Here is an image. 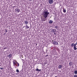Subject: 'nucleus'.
<instances>
[{
    "label": "nucleus",
    "mask_w": 77,
    "mask_h": 77,
    "mask_svg": "<svg viewBox=\"0 0 77 77\" xmlns=\"http://www.w3.org/2000/svg\"><path fill=\"white\" fill-rule=\"evenodd\" d=\"M28 23V21H25L24 22V24L25 25H27Z\"/></svg>",
    "instance_id": "obj_7"
},
{
    "label": "nucleus",
    "mask_w": 77,
    "mask_h": 77,
    "mask_svg": "<svg viewBox=\"0 0 77 77\" xmlns=\"http://www.w3.org/2000/svg\"><path fill=\"white\" fill-rule=\"evenodd\" d=\"M76 45H77V43H76Z\"/></svg>",
    "instance_id": "obj_29"
},
{
    "label": "nucleus",
    "mask_w": 77,
    "mask_h": 77,
    "mask_svg": "<svg viewBox=\"0 0 77 77\" xmlns=\"http://www.w3.org/2000/svg\"><path fill=\"white\" fill-rule=\"evenodd\" d=\"M74 49L75 50L77 49V48H76V47H74Z\"/></svg>",
    "instance_id": "obj_15"
},
{
    "label": "nucleus",
    "mask_w": 77,
    "mask_h": 77,
    "mask_svg": "<svg viewBox=\"0 0 77 77\" xmlns=\"http://www.w3.org/2000/svg\"><path fill=\"white\" fill-rule=\"evenodd\" d=\"M41 69H37L36 70H35L37 71H41Z\"/></svg>",
    "instance_id": "obj_14"
},
{
    "label": "nucleus",
    "mask_w": 77,
    "mask_h": 77,
    "mask_svg": "<svg viewBox=\"0 0 77 77\" xmlns=\"http://www.w3.org/2000/svg\"><path fill=\"white\" fill-rule=\"evenodd\" d=\"M48 55H47L46 56V57H48Z\"/></svg>",
    "instance_id": "obj_25"
},
{
    "label": "nucleus",
    "mask_w": 77,
    "mask_h": 77,
    "mask_svg": "<svg viewBox=\"0 0 77 77\" xmlns=\"http://www.w3.org/2000/svg\"><path fill=\"white\" fill-rule=\"evenodd\" d=\"M69 66H72V63L71 62H70L69 63Z\"/></svg>",
    "instance_id": "obj_11"
},
{
    "label": "nucleus",
    "mask_w": 77,
    "mask_h": 77,
    "mask_svg": "<svg viewBox=\"0 0 77 77\" xmlns=\"http://www.w3.org/2000/svg\"><path fill=\"white\" fill-rule=\"evenodd\" d=\"M16 68V67H15V68Z\"/></svg>",
    "instance_id": "obj_31"
},
{
    "label": "nucleus",
    "mask_w": 77,
    "mask_h": 77,
    "mask_svg": "<svg viewBox=\"0 0 77 77\" xmlns=\"http://www.w3.org/2000/svg\"><path fill=\"white\" fill-rule=\"evenodd\" d=\"M7 48H4V49H6Z\"/></svg>",
    "instance_id": "obj_24"
},
{
    "label": "nucleus",
    "mask_w": 77,
    "mask_h": 77,
    "mask_svg": "<svg viewBox=\"0 0 77 77\" xmlns=\"http://www.w3.org/2000/svg\"><path fill=\"white\" fill-rule=\"evenodd\" d=\"M63 12L64 13H65L66 12V10L65 9H64L63 7Z\"/></svg>",
    "instance_id": "obj_8"
},
{
    "label": "nucleus",
    "mask_w": 77,
    "mask_h": 77,
    "mask_svg": "<svg viewBox=\"0 0 77 77\" xmlns=\"http://www.w3.org/2000/svg\"><path fill=\"white\" fill-rule=\"evenodd\" d=\"M0 68L1 69H2V70L3 69V68Z\"/></svg>",
    "instance_id": "obj_23"
},
{
    "label": "nucleus",
    "mask_w": 77,
    "mask_h": 77,
    "mask_svg": "<svg viewBox=\"0 0 77 77\" xmlns=\"http://www.w3.org/2000/svg\"><path fill=\"white\" fill-rule=\"evenodd\" d=\"M49 14L48 10L47 11H44L43 12L42 17L43 18H42V20L43 21H45L46 20V18L48 17Z\"/></svg>",
    "instance_id": "obj_1"
},
{
    "label": "nucleus",
    "mask_w": 77,
    "mask_h": 77,
    "mask_svg": "<svg viewBox=\"0 0 77 77\" xmlns=\"http://www.w3.org/2000/svg\"><path fill=\"white\" fill-rule=\"evenodd\" d=\"M62 67V65H60L59 66L58 68L59 69H61Z\"/></svg>",
    "instance_id": "obj_9"
},
{
    "label": "nucleus",
    "mask_w": 77,
    "mask_h": 77,
    "mask_svg": "<svg viewBox=\"0 0 77 77\" xmlns=\"http://www.w3.org/2000/svg\"><path fill=\"white\" fill-rule=\"evenodd\" d=\"M74 43L72 44L71 45V47H73L74 46Z\"/></svg>",
    "instance_id": "obj_10"
},
{
    "label": "nucleus",
    "mask_w": 77,
    "mask_h": 77,
    "mask_svg": "<svg viewBox=\"0 0 77 77\" xmlns=\"http://www.w3.org/2000/svg\"><path fill=\"white\" fill-rule=\"evenodd\" d=\"M5 32H8V30L7 29H5Z\"/></svg>",
    "instance_id": "obj_20"
},
{
    "label": "nucleus",
    "mask_w": 77,
    "mask_h": 77,
    "mask_svg": "<svg viewBox=\"0 0 77 77\" xmlns=\"http://www.w3.org/2000/svg\"><path fill=\"white\" fill-rule=\"evenodd\" d=\"M49 23L50 24H51L53 23V20H50L49 21Z\"/></svg>",
    "instance_id": "obj_6"
},
{
    "label": "nucleus",
    "mask_w": 77,
    "mask_h": 77,
    "mask_svg": "<svg viewBox=\"0 0 77 77\" xmlns=\"http://www.w3.org/2000/svg\"><path fill=\"white\" fill-rule=\"evenodd\" d=\"M16 72L17 73H18V72H20V71H19V70L18 69H17L16 70Z\"/></svg>",
    "instance_id": "obj_16"
},
{
    "label": "nucleus",
    "mask_w": 77,
    "mask_h": 77,
    "mask_svg": "<svg viewBox=\"0 0 77 77\" xmlns=\"http://www.w3.org/2000/svg\"><path fill=\"white\" fill-rule=\"evenodd\" d=\"M17 65H18L17 64H16V65L15 66H17Z\"/></svg>",
    "instance_id": "obj_26"
},
{
    "label": "nucleus",
    "mask_w": 77,
    "mask_h": 77,
    "mask_svg": "<svg viewBox=\"0 0 77 77\" xmlns=\"http://www.w3.org/2000/svg\"><path fill=\"white\" fill-rule=\"evenodd\" d=\"M48 2H49V3L51 4L53 3V0H49Z\"/></svg>",
    "instance_id": "obj_3"
},
{
    "label": "nucleus",
    "mask_w": 77,
    "mask_h": 77,
    "mask_svg": "<svg viewBox=\"0 0 77 77\" xmlns=\"http://www.w3.org/2000/svg\"><path fill=\"white\" fill-rule=\"evenodd\" d=\"M73 77H77V75H74Z\"/></svg>",
    "instance_id": "obj_18"
},
{
    "label": "nucleus",
    "mask_w": 77,
    "mask_h": 77,
    "mask_svg": "<svg viewBox=\"0 0 77 77\" xmlns=\"http://www.w3.org/2000/svg\"><path fill=\"white\" fill-rule=\"evenodd\" d=\"M26 27L27 28V29H28L29 27V26H28L27 25H26Z\"/></svg>",
    "instance_id": "obj_19"
},
{
    "label": "nucleus",
    "mask_w": 77,
    "mask_h": 77,
    "mask_svg": "<svg viewBox=\"0 0 77 77\" xmlns=\"http://www.w3.org/2000/svg\"><path fill=\"white\" fill-rule=\"evenodd\" d=\"M54 35H56V33H54Z\"/></svg>",
    "instance_id": "obj_28"
},
{
    "label": "nucleus",
    "mask_w": 77,
    "mask_h": 77,
    "mask_svg": "<svg viewBox=\"0 0 77 77\" xmlns=\"http://www.w3.org/2000/svg\"><path fill=\"white\" fill-rule=\"evenodd\" d=\"M20 11V10L19 9L16 8L15 10V12L17 11L18 12H19Z\"/></svg>",
    "instance_id": "obj_5"
},
{
    "label": "nucleus",
    "mask_w": 77,
    "mask_h": 77,
    "mask_svg": "<svg viewBox=\"0 0 77 77\" xmlns=\"http://www.w3.org/2000/svg\"><path fill=\"white\" fill-rule=\"evenodd\" d=\"M5 34H6V33H5Z\"/></svg>",
    "instance_id": "obj_32"
},
{
    "label": "nucleus",
    "mask_w": 77,
    "mask_h": 77,
    "mask_svg": "<svg viewBox=\"0 0 77 77\" xmlns=\"http://www.w3.org/2000/svg\"><path fill=\"white\" fill-rule=\"evenodd\" d=\"M55 77H57V76H56Z\"/></svg>",
    "instance_id": "obj_30"
},
{
    "label": "nucleus",
    "mask_w": 77,
    "mask_h": 77,
    "mask_svg": "<svg viewBox=\"0 0 77 77\" xmlns=\"http://www.w3.org/2000/svg\"><path fill=\"white\" fill-rule=\"evenodd\" d=\"M16 64H17V65H18L17 66L18 67L19 66V63H18L16 60H14L13 61L14 65V66H16Z\"/></svg>",
    "instance_id": "obj_2"
},
{
    "label": "nucleus",
    "mask_w": 77,
    "mask_h": 77,
    "mask_svg": "<svg viewBox=\"0 0 77 77\" xmlns=\"http://www.w3.org/2000/svg\"><path fill=\"white\" fill-rule=\"evenodd\" d=\"M53 44L55 45H58V43L56 41H54L53 42Z\"/></svg>",
    "instance_id": "obj_4"
},
{
    "label": "nucleus",
    "mask_w": 77,
    "mask_h": 77,
    "mask_svg": "<svg viewBox=\"0 0 77 77\" xmlns=\"http://www.w3.org/2000/svg\"><path fill=\"white\" fill-rule=\"evenodd\" d=\"M12 54H9L8 56V57H9V58H11V57H12Z\"/></svg>",
    "instance_id": "obj_12"
},
{
    "label": "nucleus",
    "mask_w": 77,
    "mask_h": 77,
    "mask_svg": "<svg viewBox=\"0 0 77 77\" xmlns=\"http://www.w3.org/2000/svg\"><path fill=\"white\" fill-rule=\"evenodd\" d=\"M52 32H53L54 33L55 32H56V30H55L54 29H53L52 30Z\"/></svg>",
    "instance_id": "obj_13"
},
{
    "label": "nucleus",
    "mask_w": 77,
    "mask_h": 77,
    "mask_svg": "<svg viewBox=\"0 0 77 77\" xmlns=\"http://www.w3.org/2000/svg\"><path fill=\"white\" fill-rule=\"evenodd\" d=\"M57 26H55V28H57Z\"/></svg>",
    "instance_id": "obj_22"
},
{
    "label": "nucleus",
    "mask_w": 77,
    "mask_h": 77,
    "mask_svg": "<svg viewBox=\"0 0 77 77\" xmlns=\"http://www.w3.org/2000/svg\"><path fill=\"white\" fill-rule=\"evenodd\" d=\"M74 47H76V44H75V45L74 44Z\"/></svg>",
    "instance_id": "obj_21"
},
{
    "label": "nucleus",
    "mask_w": 77,
    "mask_h": 77,
    "mask_svg": "<svg viewBox=\"0 0 77 77\" xmlns=\"http://www.w3.org/2000/svg\"><path fill=\"white\" fill-rule=\"evenodd\" d=\"M21 57H22V58H23V56L22 55L21 56Z\"/></svg>",
    "instance_id": "obj_27"
},
{
    "label": "nucleus",
    "mask_w": 77,
    "mask_h": 77,
    "mask_svg": "<svg viewBox=\"0 0 77 77\" xmlns=\"http://www.w3.org/2000/svg\"><path fill=\"white\" fill-rule=\"evenodd\" d=\"M74 73L75 74H77V71H75V72H74Z\"/></svg>",
    "instance_id": "obj_17"
}]
</instances>
